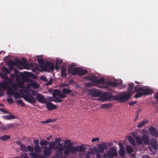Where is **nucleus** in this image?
<instances>
[{
	"label": "nucleus",
	"instance_id": "1",
	"mask_svg": "<svg viewBox=\"0 0 158 158\" xmlns=\"http://www.w3.org/2000/svg\"><path fill=\"white\" fill-rule=\"evenodd\" d=\"M64 147L65 148L64 154L66 156L70 153H71L72 154H76L77 152L79 153H82L84 154L86 152V148L84 145L74 147L71 140L69 139L65 140Z\"/></svg>",
	"mask_w": 158,
	"mask_h": 158
},
{
	"label": "nucleus",
	"instance_id": "2",
	"mask_svg": "<svg viewBox=\"0 0 158 158\" xmlns=\"http://www.w3.org/2000/svg\"><path fill=\"white\" fill-rule=\"evenodd\" d=\"M123 96L121 94L113 96L112 93L110 92L105 93L102 95V97L106 100H120L122 102H124L123 98Z\"/></svg>",
	"mask_w": 158,
	"mask_h": 158
},
{
	"label": "nucleus",
	"instance_id": "3",
	"mask_svg": "<svg viewBox=\"0 0 158 158\" xmlns=\"http://www.w3.org/2000/svg\"><path fill=\"white\" fill-rule=\"evenodd\" d=\"M128 87L127 89L128 92L126 93H123L121 94L123 96V102H125L129 99L131 95V93L132 92L133 89L134 84L133 83H130L128 84Z\"/></svg>",
	"mask_w": 158,
	"mask_h": 158
},
{
	"label": "nucleus",
	"instance_id": "4",
	"mask_svg": "<svg viewBox=\"0 0 158 158\" xmlns=\"http://www.w3.org/2000/svg\"><path fill=\"white\" fill-rule=\"evenodd\" d=\"M86 78L89 80L97 84L103 83L105 81V79L104 78L101 77L98 79L97 77L92 75L86 77Z\"/></svg>",
	"mask_w": 158,
	"mask_h": 158
},
{
	"label": "nucleus",
	"instance_id": "5",
	"mask_svg": "<svg viewBox=\"0 0 158 158\" xmlns=\"http://www.w3.org/2000/svg\"><path fill=\"white\" fill-rule=\"evenodd\" d=\"M42 68L46 71L49 72L50 70L52 71L54 69V65L50 62L47 61L42 66Z\"/></svg>",
	"mask_w": 158,
	"mask_h": 158
},
{
	"label": "nucleus",
	"instance_id": "6",
	"mask_svg": "<svg viewBox=\"0 0 158 158\" xmlns=\"http://www.w3.org/2000/svg\"><path fill=\"white\" fill-rule=\"evenodd\" d=\"M107 155L108 158H113L118 156L117 152L114 147L111 148L107 152Z\"/></svg>",
	"mask_w": 158,
	"mask_h": 158
},
{
	"label": "nucleus",
	"instance_id": "7",
	"mask_svg": "<svg viewBox=\"0 0 158 158\" xmlns=\"http://www.w3.org/2000/svg\"><path fill=\"white\" fill-rule=\"evenodd\" d=\"M142 92H137L135 95V97L136 98H139L143 95H145L152 94L153 93L152 90H145Z\"/></svg>",
	"mask_w": 158,
	"mask_h": 158
},
{
	"label": "nucleus",
	"instance_id": "8",
	"mask_svg": "<svg viewBox=\"0 0 158 158\" xmlns=\"http://www.w3.org/2000/svg\"><path fill=\"white\" fill-rule=\"evenodd\" d=\"M106 144L111 145L112 143L111 142L106 143L104 142H102L100 144L98 145V147L99 151L101 153H103L104 152V150L107 148V146Z\"/></svg>",
	"mask_w": 158,
	"mask_h": 158
},
{
	"label": "nucleus",
	"instance_id": "9",
	"mask_svg": "<svg viewBox=\"0 0 158 158\" xmlns=\"http://www.w3.org/2000/svg\"><path fill=\"white\" fill-rule=\"evenodd\" d=\"M24 98L26 101L31 104H34L36 102L35 99L31 94L25 95Z\"/></svg>",
	"mask_w": 158,
	"mask_h": 158
},
{
	"label": "nucleus",
	"instance_id": "10",
	"mask_svg": "<svg viewBox=\"0 0 158 158\" xmlns=\"http://www.w3.org/2000/svg\"><path fill=\"white\" fill-rule=\"evenodd\" d=\"M36 98L39 102L42 103H45L46 101V98L40 94H37L36 96Z\"/></svg>",
	"mask_w": 158,
	"mask_h": 158
},
{
	"label": "nucleus",
	"instance_id": "11",
	"mask_svg": "<svg viewBox=\"0 0 158 158\" xmlns=\"http://www.w3.org/2000/svg\"><path fill=\"white\" fill-rule=\"evenodd\" d=\"M152 90L147 88H145L144 87H141L139 85H137L135 86L134 88V91L135 92L140 91H143L145 90Z\"/></svg>",
	"mask_w": 158,
	"mask_h": 158
},
{
	"label": "nucleus",
	"instance_id": "12",
	"mask_svg": "<svg viewBox=\"0 0 158 158\" xmlns=\"http://www.w3.org/2000/svg\"><path fill=\"white\" fill-rule=\"evenodd\" d=\"M72 90L69 89H68L64 88L62 90V95H61V98H64L66 97V95L69 94L72 92Z\"/></svg>",
	"mask_w": 158,
	"mask_h": 158
},
{
	"label": "nucleus",
	"instance_id": "13",
	"mask_svg": "<svg viewBox=\"0 0 158 158\" xmlns=\"http://www.w3.org/2000/svg\"><path fill=\"white\" fill-rule=\"evenodd\" d=\"M46 107L47 110L49 111L56 109L57 108L56 106L54 105L50 102H46Z\"/></svg>",
	"mask_w": 158,
	"mask_h": 158
},
{
	"label": "nucleus",
	"instance_id": "14",
	"mask_svg": "<svg viewBox=\"0 0 158 158\" xmlns=\"http://www.w3.org/2000/svg\"><path fill=\"white\" fill-rule=\"evenodd\" d=\"M55 149L59 152V154H61V156H62L61 153H62L63 150L65 149L64 147H63V144L60 143L57 145L55 148Z\"/></svg>",
	"mask_w": 158,
	"mask_h": 158
},
{
	"label": "nucleus",
	"instance_id": "15",
	"mask_svg": "<svg viewBox=\"0 0 158 158\" xmlns=\"http://www.w3.org/2000/svg\"><path fill=\"white\" fill-rule=\"evenodd\" d=\"M101 94L100 91L96 89H93L90 92V94L91 97L98 96Z\"/></svg>",
	"mask_w": 158,
	"mask_h": 158
},
{
	"label": "nucleus",
	"instance_id": "16",
	"mask_svg": "<svg viewBox=\"0 0 158 158\" xmlns=\"http://www.w3.org/2000/svg\"><path fill=\"white\" fill-rule=\"evenodd\" d=\"M122 81L120 80L118 82L110 81L108 82V84L109 85L113 87H116L118 85L121 84L122 83Z\"/></svg>",
	"mask_w": 158,
	"mask_h": 158
},
{
	"label": "nucleus",
	"instance_id": "17",
	"mask_svg": "<svg viewBox=\"0 0 158 158\" xmlns=\"http://www.w3.org/2000/svg\"><path fill=\"white\" fill-rule=\"evenodd\" d=\"M10 87L9 84L5 81H3L2 83H0V87L2 89L6 90L8 89Z\"/></svg>",
	"mask_w": 158,
	"mask_h": 158
},
{
	"label": "nucleus",
	"instance_id": "18",
	"mask_svg": "<svg viewBox=\"0 0 158 158\" xmlns=\"http://www.w3.org/2000/svg\"><path fill=\"white\" fill-rule=\"evenodd\" d=\"M149 130L150 131V134L152 136H157L158 133L155 127H149Z\"/></svg>",
	"mask_w": 158,
	"mask_h": 158
},
{
	"label": "nucleus",
	"instance_id": "19",
	"mask_svg": "<svg viewBox=\"0 0 158 158\" xmlns=\"http://www.w3.org/2000/svg\"><path fill=\"white\" fill-rule=\"evenodd\" d=\"M150 143L153 149L156 150L158 149V145L157 144V140L156 139H151Z\"/></svg>",
	"mask_w": 158,
	"mask_h": 158
},
{
	"label": "nucleus",
	"instance_id": "20",
	"mask_svg": "<svg viewBox=\"0 0 158 158\" xmlns=\"http://www.w3.org/2000/svg\"><path fill=\"white\" fill-rule=\"evenodd\" d=\"M143 142L144 145H148L149 144V140L148 136L146 135H144L142 136Z\"/></svg>",
	"mask_w": 158,
	"mask_h": 158
},
{
	"label": "nucleus",
	"instance_id": "21",
	"mask_svg": "<svg viewBox=\"0 0 158 158\" xmlns=\"http://www.w3.org/2000/svg\"><path fill=\"white\" fill-rule=\"evenodd\" d=\"M88 71L86 70L83 69L82 68L79 67L78 74L79 76H82L87 73Z\"/></svg>",
	"mask_w": 158,
	"mask_h": 158
},
{
	"label": "nucleus",
	"instance_id": "22",
	"mask_svg": "<svg viewBox=\"0 0 158 158\" xmlns=\"http://www.w3.org/2000/svg\"><path fill=\"white\" fill-rule=\"evenodd\" d=\"M61 95H62L61 91L57 89H55L54 91L53 97L55 98L57 96H59L61 98Z\"/></svg>",
	"mask_w": 158,
	"mask_h": 158
},
{
	"label": "nucleus",
	"instance_id": "23",
	"mask_svg": "<svg viewBox=\"0 0 158 158\" xmlns=\"http://www.w3.org/2000/svg\"><path fill=\"white\" fill-rule=\"evenodd\" d=\"M7 90V94L9 96L13 95L15 92L12 86H10Z\"/></svg>",
	"mask_w": 158,
	"mask_h": 158
},
{
	"label": "nucleus",
	"instance_id": "24",
	"mask_svg": "<svg viewBox=\"0 0 158 158\" xmlns=\"http://www.w3.org/2000/svg\"><path fill=\"white\" fill-rule=\"evenodd\" d=\"M78 69L79 67H75L72 69L70 72L71 74L73 75L78 74Z\"/></svg>",
	"mask_w": 158,
	"mask_h": 158
},
{
	"label": "nucleus",
	"instance_id": "25",
	"mask_svg": "<svg viewBox=\"0 0 158 158\" xmlns=\"http://www.w3.org/2000/svg\"><path fill=\"white\" fill-rule=\"evenodd\" d=\"M66 71L67 69L64 67H62L61 70V76L63 77H66L67 75Z\"/></svg>",
	"mask_w": 158,
	"mask_h": 158
},
{
	"label": "nucleus",
	"instance_id": "26",
	"mask_svg": "<svg viewBox=\"0 0 158 158\" xmlns=\"http://www.w3.org/2000/svg\"><path fill=\"white\" fill-rule=\"evenodd\" d=\"M148 121L147 120L145 119L143 120L138 124L137 127L139 128L142 127L148 122Z\"/></svg>",
	"mask_w": 158,
	"mask_h": 158
},
{
	"label": "nucleus",
	"instance_id": "27",
	"mask_svg": "<svg viewBox=\"0 0 158 158\" xmlns=\"http://www.w3.org/2000/svg\"><path fill=\"white\" fill-rule=\"evenodd\" d=\"M135 140L137 143L138 145H141L143 144V142L142 140V138L138 136L135 138Z\"/></svg>",
	"mask_w": 158,
	"mask_h": 158
},
{
	"label": "nucleus",
	"instance_id": "28",
	"mask_svg": "<svg viewBox=\"0 0 158 158\" xmlns=\"http://www.w3.org/2000/svg\"><path fill=\"white\" fill-rule=\"evenodd\" d=\"M10 135H4L3 136L0 137V139L3 141H5L9 139H10Z\"/></svg>",
	"mask_w": 158,
	"mask_h": 158
},
{
	"label": "nucleus",
	"instance_id": "29",
	"mask_svg": "<svg viewBox=\"0 0 158 158\" xmlns=\"http://www.w3.org/2000/svg\"><path fill=\"white\" fill-rule=\"evenodd\" d=\"M34 149L35 153H39L41 152V148L39 145H35Z\"/></svg>",
	"mask_w": 158,
	"mask_h": 158
},
{
	"label": "nucleus",
	"instance_id": "30",
	"mask_svg": "<svg viewBox=\"0 0 158 158\" xmlns=\"http://www.w3.org/2000/svg\"><path fill=\"white\" fill-rule=\"evenodd\" d=\"M43 153L45 156H49L51 153V150H50V149L47 148L44 150Z\"/></svg>",
	"mask_w": 158,
	"mask_h": 158
},
{
	"label": "nucleus",
	"instance_id": "31",
	"mask_svg": "<svg viewBox=\"0 0 158 158\" xmlns=\"http://www.w3.org/2000/svg\"><path fill=\"white\" fill-rule=\"evenodd\" d=\"M2 117L3 118H5L7 120L11 119H15V117L14 116H13L12 114H10V115H4Z\"/></svg>",
	"mask_w": 158,
	"mask_h": 158
},
{
	"label": "nucleus",
	"instance_id": "32",
	"mask_svg": "<svg viewBox=\"0 0 158 158\" xmlns=\"http://www.w3.org/2000/svg\"><path fill=\"white\" fill-rule=\"evenodd\" d=\"M29 155L32 158H40V155H37L36 153L34 152H31L29 154Z\"/></svg>",
	"mask_w": 158,
	"mask_h": 158
},
{
	"label": "nucleus",
	"instance_id": "33",
	"mask_svg": "<svg viewBox=\"0 0 158 158\" xmlns=\"http://www.w3.org/2000/svg\"><path fill=\"white\" fill-rule=\"evenodd\" d=\"M31 86L34 89H37L39 88V85L37 83L35 82H32L31 83Z\"/></svg>",
	"mask_w": 158,
	"mask_h": 158
},
{
	"label": "nucleus",
	"instance_id": "34",
	"mask_svg": "<svg viewBox=\"0 0 158 158\" xmlns=\"http://www.w3.org/2000/svg\"><path fill=\"white\" fill-rule=\"evenodd\" d=\"M126 148L129 153H131L134 151L133 148L130 145L127 146Z\"/></svg>",
	"mask_w": 158,
	"mask_h": 158
},
{
	"label": "nucleus",
	"instance_id": "35",
	"mask_svg": "<svg viewBox=\"0 0 158 158\" xmlns=\"http://www.w3.org/2000/svg\"><path fill=\"white\" fill-rule=\"evenodd\" d=\"M112 106V104L110 103L102 104L101 105V107L103 108H111Z\"/></svg>",
	"mask_w": 158,
	"mask_h": 158
},
{
	"label": "nucleus",
	"instance_id": "36",
	"mask_svg": "<svg viewBox=\"0 0 158 158\" xmlns=\"http://www.w3.org/2000/svg\"><path fill=\"white\" fill-rule=\"evenodd\" d=\"M37 61L40 65V66L42 67L45 62L44 60L42 58H40L38 59Z\"/></svg>",
	"mask_w": 158,
	"mask_h": 158
},
{
	"label": "nucleus",
	"instance_id": "37",
	"mask_svg": "<svg viewBox=\"0 0 158 158\" xmlns=\"http://www.w3.org/2000/svg\"><path fill=\"white\" fill-rule=\"evenodd\" d=\"M2 71L5 73L9 74L10 72L8 71V69L5 66H4L2 68Z\"/></svg>",
	"mask_w": 158,
	"mask_h": 158
},
{
	"label": "nucleus",
	"instance_id": "38",
	"mask_svg": "<svg viewBox=\"0 0 158 158\" xmlns=\"http://www.w3.org/2000/svg\"><path fill=\"white\" fill-rule=\"evenodd\" d=\"M56 145V144H55V143L52 142L50 143L49 144V147L48 148H50L51 150V149H53L54 148H55Z\"/></svg>",
	"mask_w": 158,
	"mask_h": 158
},
{
	"label": "nucleus",
	"instance_id": "39",
	"mask_svg": "<svg viewBox=\"0 0 158 158\" xmlns=\"http://www.w3.org/2000/svg\"><path fill=\"white\" fill-rule=\"evenodd\" d=\"M48 142L45 140H43L40 142V143L42 147H43L44 145H46L48 144Z\"/></svg>",
	"mask_w": 158,
	"mask_h": 158
},
{
	"label": "nucleus",
	"instance_id": "40",
	"mask_svg": "<svg viewBox=\"0 0 158 158\" xmlns=\"http://www.w3.org/2000/svg\"><path fill=\"white\" fill-rule=\"evenodd\" d=\"M8 66L13 67V66L16 65V63L14 61H13L11 60H10L8 62Z\"/></svg>",
	"mask_w": 158,
	"mask_h": 158
},
{
	"label": "nucleus",
	"instance_id": "41",
	"mask_svg": "<svg viewBox=\"0 0 158 158\" xmlns=\"http://www.w3.org/2000/svg\"><path fill=\"white\" fill-rule=\"evenodd\" d=\"M128 140L133 145L135 144V141L133 138L131 137H129Z\"/></svg>",
	"mask_w": 158,
	"mask_h": 158
},
{
	"label": "nucleus",
	"instance_id": "42",
	"mask_svg": "<svg viewBox=\"0 0 158 158\" xmlns=\"http://www.w3.org/2000/svg\"><path fill=\"white\" fill-rule=\"evenodd\" d=\"M54 98H55V100H52V101L60 103L63 101L62 99L60 98L59 97H56Z\"/></svg>",
	"mask_w": 158,
	"mask_h": 158
},
{
	"label": "nucleus",
	"instance_id": "43",
	"mask_svg": "<svg viewBox=\"0 0 158 158\" xmlns=\"http://www.w3.org/2000/svg\"><path fill=\"white\" fill-rule=\"evenodd\" d=\"M14 95V98L16 99L20 97L21 96L19 93L15 91L13 95Z\"/></svg>",
	"mask_w": 158,
	"mask_h": 158
},
{
	"label": "nucleus",
	"instance_id": "44",
	"mask_svg": "<svg viewBox=\"0 0 158 158\" xmlns=\"http://www.w3.org/2000/svg\"><path fill=\"white\" fill-rule=\"evenodd\" d=\"M21 150L23 152H26L27 150L26 146L24 144H21L20 146Z\"/></svg>",
	"mask_w": 158,
	"mask_h": 158
},
{
	"label": "nucleus",
	"instance_id": "45",
	"mask_svg": "<svg viewBox=\"0 0 158 158\" xmlns=\"http://www.w3.org/2000/svg\"><path fill=\"white\" fill-rule=\"evenodd\" d=\"M118 153L119 155L122 156H123L125 155L123 150L122 148H120L118 151Z\"/></svg>",
	"mask_w": 158,
	"mask_h": 158
},
{
	"label": "nucleus",
	"instance_id": "46",
	"mask_svg": "<svg viewBox=\"0 0 158 158\" xmlns=\"http://www.w3.org/2000/svg\"><path fill=\"white\" fill-rule=\"evenodd\" d=\"M16 102L18 104L21 105L22 106H25V104L23 102L22 100H17L16 101Z\"/></svg>",
	"mask_w": 158,
	"mask_h": 158
},
{
	"label": "nucleus",
	"instance_id": "47",
	"mask_svg": "<svg viewBox=\"0 0 158 158\" xmlns=\"http://www.w3.org/2000/svg\"><path fill=\"white\" fill-rule=\"evenodd\" d=\"M0 123L1 124V122H0ZM6 126L3 124H1V125L0 126V128L2 130H7V127H6Z\"/></svg>",
	"mask_w": 158,
	"mask_h": 158
},
{
	"label": "nucleus",
	"instance_id": "48",
	"mask_svg": "<svg viewBox=\"0 0 158 158\" xmlns=\"http://www.w3.org/2000/svg\"><path fill=\"white\" fill-rule=\"evenodd\" d=\"M18 85L15 83L12 84V87L14 88V90L17 91L18 90Z\"/></svg>",
	"mask_w": 158,
	"mask_h": 158
},
{
	"label": "nucleus",
	"instance_id": "49",
	"mask_svg": "<svg viewBox=\"0 0 158 158\" xmlns=\"http://www.w3.org/2000/svg\"><path fill=\"white\" fill-rule=\"evenodd\" d=\"M75 65V64L73 63L71 64L69 66L68 68V72L69 73H70V70L72 69H73V67Z\"/></svg>",
	"mask_w": 158,
	"mask_h": 158
},
{
	"label": "nucleus",
	"instance_id": "50",
	"mask_svg": "<svg viewBox=\"0 0 158 158\" xmlns=\"http://www.w3.org/2000/svg\"><path fill=\"white\" fill-rule=\"evenodd\" d=\"M22 65H27L28 64L27 60L25 58H23L22 59Z\"/></svg>",
	"mask_w": 158,
	"mask_h": 158
},
{
	"label": "nucleus",
	"instance_id": "51",
	"mask_svg": "<svg viewBox=\"0 0 158 158\" xmlns=\"http://www.w3.org/2000/svg\"><path fill=\"white\" fill-rule=\"evenodd\" d=\"M27 149L30 152H31L33 151L34 148L30 146H28L27 148Z\"/></svg>",
	"mask_w": 158,
	"mask_h": 158
},
{
	"label": "nucleus",
	"instance_id": "52",
	"mask_svg": "<svg viewBox=\"0 0 158 158\" xmlns=\"http://www.w3.org/2000/svg\"><path fill=\"white\" fill-rule=\"evenodd\" d=\"M14 123H10L6 124V127L7 129L12 127L14 126Z\"/></svg>",
	"mask_w": 158,
	"mask_h": 158
},
{
	"label": "nucleus",
	"instance_id": "53",
	"mask_svg": "<svg viewBox=\"0 0 158 158\" xmlns=\"http://www.w3.org/2000/svg\"><path fill=\"white\" fill-rule=\"evenodd\" d=\"M7 101L8 102L10 103L11 104L13 102V99L11 98V97H9L8 98V99L7 100Z\"/></svg>",
	"mask_w": 158,
	"mask_h": 158
},
{
	"label": "nucleus",
	"instance_id": "54",
	"mask_svg": "<svg viewBox=\"0 0 158 158\" xmlns=\"http://www.w3.org/2000/svg\"><path fill=\"white\" fill-rule=\"evenodd\" d=\"M40 78L41 80L43 81H47V79L46 77L44 76H43L40 77Z\"/></svg>",
	"mask_w": 158,
	"mask_h": 158
},
{
	"label": "nucleus",
	"instance_id": "55",
	"mask_svg": "<svg viewBox=\"0 0 158 158\" xmlns=\"http://www.w3.org/2000/svg\"><path fill=\"white\" fill-rule=\"evenodd\" d=\"M58 59H57L56 60V65L55 66V69L56 70H58L59 69V66L58 64Z\"/></svg>",
	"mask_w": 158,
	"mask_h": 158
},
{
	"label": "nucleus",
	"instance_id": "56",
	"mask_svg": "<svg viewBox=\"0 0 158 158\" xmlns=\"http://www.w3.org/2000/svg\"><path fill=\"white\" fill-rule=\"evenodd\" d=\"M15 62L16 63V64H19L20 65H22V62L19 60H16Z\"/></svg>",
	"mask_w": 158,
	"mask_h": 158
},
{
	"label": "nucleus",
	"instance_id": "57",
	"mask_svg": "<svg viewBox=\"0 0 158 158\" xmlns=\"http://www.w3.org/2000/svg\"><path fill=\"white\" fill-rule=\"evenodd\" d=\"M61 141V139H60L57 138L55 139V141L53 142V143H55V144H56V143H59Z\"/></svg>",
	"mask_w": 158,
	"mask_h": 158
},
{
	"label": "nucleus",
	"instance_id": "58",
	"mask_svg": "<svg viewBox=\"0 0 158 158\" xmlns=\"http://www.w3.org/2000/svg\"><path fill=\"white\" fill-rule=\"evenodd\" d=\"M100 139H99L98 138H94L91 139V141L92 142H94L96 141H98Z\"/></svg>",
	"mask_w": 158,
	"mask_h": 158
},
{
	"label": "nucleus",
	"instance_id": "59",
	"mask_svg": "<svg viewBox=\"0 0 158 158\" xmlns=\"http://www.w3.org/2000/svg\"><path fill=\"white\" fill-rule=\"evenodd\" d=\"M19 71L18 70L16 69H14V73L15 74V75L16 76H18V73H19Z\"/></svg>",
	"mask_w": 158,
	"mask_h": 158
},
{
	"label": "nucleus",
	"instance_id": "60",
	"mask_svg": "<svg viewBox=\"0 0 158 158\" xmlns=\"http://www.w3.org/2000/svg\"><path fill=\"white\" fill-rule=\"evenodd\" d=\"M90 152H88L85 156V158H90Z\"/></svg>",
	"mask_w": 158,
	"mask_h": 158
},
{
	"label": "nucleus",
	"instance_id": "61",
	"mask_svg": "<svg viewBox=\"0 0 158 158\" xmlns=\"http://www.w3.org/2000/svg\"><path fill=\"white\" fill-rule=\"evenodd\" d=\"M6 79L5 80V81H6L8 83H12V82L11 81V79H10L8 77V78H6Z\"/></svg>",
	"mask_w": 158,
	"mask_h": 158
},
{
	"label": "nucleus",
	"instance_id": "62",
	"mask_svg": "<svg viewBox=\"0 0 158 158\" xmlns=\"http://www.w3.org/2000/svg\"><path fill=\"white\" fill-rule=\"evenodd\" d=\"M62 156L61 155V154H57L56 156H57L58 157H59L60 158H65V156H63L62 155V153H61Z\"/></svg>",
	"mask_w": 158,
	"mask_h": 158
},
{
	"label": "nucleus",
	"instance_id": "63",
	"mask_svg": "<svg viewBox=\"0 0 158 158\" xmlns=\"http://www.w3.org/2000/svg\"><path fill=\"white\" fill-rule=\"evenodd\" d=\"M96 158H102L99 152L97 153L96 154Z\"/></svg>",
	"mask_w": 158,
	"mask_h": 158
},
{
	"label": "nucleus",
	"instance_id": "64",
	"mask_svg": "<svg viewBox=\"0 0 158 158\" xmlns=\"http://www.w3.org/2000/svg\"><path fill=\"white\" fill-rule=\"evenodd\" d=\"M154 97L158 100V92H157L154 94Z\"/></svg>",
	"mask_w": 158,
	"mask_h": 158
}]
</instances>
